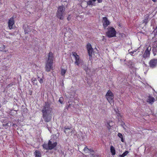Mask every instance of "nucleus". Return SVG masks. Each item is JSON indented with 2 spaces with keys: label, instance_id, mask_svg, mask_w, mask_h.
Segmentation results:
<instances>
[{
  "label": "nucleus",
  "instance_id": "obj_1",
  "mask_svg": "<svg viewBox=\"0 0 157 157\" xmlns=\"http://www.w3.org/2000/svg\"><path fill=\"white\" fill-rule=\"evenodd\" d=\"M52 108L51 107L50 103L48 102H45L44 104L41 112L42 117L46 122H50L52 119L51 112Z\"/></svg>",
  "mask_w": 157,
  "mask_h": 157
},
{
  "label": "nucleus",
  "instance_id": "obj_2",
  "mask_svg": "<svg viewBox=\"0 0 157 157\" xmlns=\"http://www.w3.org/2000/svg\"><path fill=\"white\" fill-rule=\"evenodd\" d=\"M66 8L62 5L58 7L56 13L57 17L61 20H63L65 15V11Z\"/></svg>",
  "mask_w": 157,
  "mask_h": 157
},
{
  "label": "nucleus",
  "instance_id": "obj_3",
  "mask_svg": "<svg viewBox=\"0 0 157 157\" xmlns=\"http://www.w3.org/2000/svg\"><path fill=\"white\" fill-rule=\"evenodd\" d=\"M106 33L109 37H112L116 36V31L113 27H109L108 29V31Z\"/></svg>",
  "mask_w": 157,
  "mask_h": 157
},
{
  "label": "nucleus",
  "instance_id": "obj_4",
  "mask_svg": "<svg viewBox=\"0 0 157 157\" xmlns=\"http://www.w3.org/2000/svg\"><path fill=\"white\" fill-rule=\"evenodd\" d=\"M106 98L109 102L113 101V100L114 98V95L112 92L109 90L108 91L105 95Z\"/></svg>",
  "mask_w": 157,
  "mask_h": 157
},
{
  "label": "nucleus",
  "instance_id": "obj_5",
  "mask_svg": "<svg viewBox=\"0 0 157 157\" xmlns=\"http://www.w3.org/2000/svg\"><path fill=\"white\" fill-rule=\"evenodd\" d=\"M48 144L49 147V150H51L56 146L57 143L56 141H54V139H51L49 141Z\"/></svg>",
  "mask_w": 157,
  "mask_h": 157
},
{
  "label": "nucleus",
  "instance_id": "obj_6",
  "mask_svg": "<svg viewBox=\"0 0 157 157\" xmlns=\"http://www.w3.org/2000/svg\"><path fill=\"white\" fill-rule=\"evenodd\" d=\"M102 22L103 23V26L105 29L106 27L109 25L110 22L108 20L106 17H104L102 18Z\"/></svg>",
  "mask_w": 157,
  "mask_h": 157
},
{
  "label": "nucleus",
  "instance_id": "obj_7",
  "mask_svg": "<svg viewBox=\"0 0 157 157\" xmlns=\"http://www.w3.org/2000/svg\"><path fill=\"white\" fill-rule=\"evenodd\" d=\"M95 1L96 0H89L87 2L85 1L82 3V5L83 4H85L89 6H95L96 5Z\"/></svg>",
  "mask_w": 157,
  "mask_h": 157
},
{
  "label": "nucleus",
  "instance_id": "obj_8",
  "mask_svg": "<svg viewBox=\"0 0 157 157\" xmlns=\"http://www.w3.org/2000/svg\"><path fill=\"white\" fill-rule=\"evenodd\" d=\"M53 63L47 62L45 67V70L47 72H49L52 68Z\"/></svg>",
  "mask_w": 157,
  "mask_h": 157
},
{
  "label": "nucleus",
  "instance_id": "obj_9",
  "mask_svg": "<svg viewBox=\"0 0 157 157\" xmlns=\"http://www.w3.org/2000/svg\"><path fill=\"white\" fill-rule=\"evenodd\" d=\"M64 132L67 136H71L74 132V131L71 128H65Z\"/></svg>",
  "mask_w": 157,
  "mask_h": 157
},
{
  "label": "nucleus",
  "instance_id": "obj_10",
  "mask_svg": "<svg viewBox=\"0 0 157 157\" xmlns=\"http://www.w3.org/2000/svg\"><path fill=\"white\" fill-rule=\"evenodd\" d=\"M48 59L47 62L53 63L54 58L53 54V53L52 52H50L48 53Z\"/></svg>",
  "mask_w": 157,
  "mask_h": 157
},
{
  "label": "nucleus",
  "instance_id": "obj_11",
  "mask_svg": "<svg viewBox=\"0 0 157 157\" xmlns=\"http://www.w3.org/2000/svg\"><path fill=\"white\" fill-rule=\"evenodd\" d=\"M151 48H150L149 49V48H148L146 49L143 55V58H146L149 57L150 55V51L151 50Z\"/></svg>",
  "mask_w": 157,
  "mask_h": 157
},
{
  "label": "nucleus",
  "instance_id": "obj_12",
  "mask_svg": "<svg viewBox=\"0 0 157 157\" xmlns=\"http://www.w3.org/2000/svg\"><path fill=\"white\" fill-rule=\"evenodd\" d=\"M14 24V21L13 17H11L8 22V26L10 29L13 28V25Z\"/></svg>",
  "mask_w": 157,
  "mask_h": 157
},
{
  "label": "nucleus",
  "instance_id": "obj_13",
  "mask_svg": "<svg viewBox=\"0 0 157 157\" xmlns=\"http://www.w3.org/2000/svg\"><path fill=\"white\" fill-rule=\"evenodd\" d=\"M35 157H41V153L40 151L36 150L34 152Z\"/></svg>",
  "mask_w": 157,
  "mask_h": 157
},
{
  "label": "nucleus",
  "instance_id": "obj_14",
  "mask_svg": "<svg viewBox=\"0 0 157 157\" xmlns=\"http://www.w3.org/2000/svg\"><path fill=\"white\" fill-rule=\"evenodd\" d=\"M155 99L153 97L149 96L147 100V102L151 104H152L154 102Z\"/></svg>",
  "mask_w": 157,
  "mask_h": 157
},
{
  "label": "nucleus",
  "instance_id": "obj_15",
  "mask_svg": "<svg viewBox=\"0 0 157 157\" xmlns=\"http://www.w3.org/2000/svg\"><path fill=\"white\" fill-rule=\"evenodd\" d=\"M110 151L112 153V154L113 155H114L116 154L115 150V148L113 146H110Z\"/></svg>",
  "mask_w": 157,
  "mask_h": 157
},
{
  "label": "nucleus",
  "instance_id": "obj_16",
  "mask_svg": "<svg viewBox=\"0 0 157 157\" xmlns=\"http://www.w3.org/2000/svg\"><path fill=\"white\" fill-rule=\"evenodd\" d=\"M83 68L84 70L85 71L86 73H89L90 71V69L86 65L83 66Z\"/></svg>",
  "mask_w": 157,
  "mask_h": 157
},
{
  "label": "nucleus",
  "instance_id": "obj_17",
  "mask_svg": "<svg viewBox=\"0 0 157 157\" xmlns=\"http://www.w3.org/2000/svg\"><path fill=\"white\" fill-rule=\"evenodd\" d=\"M43 75H42V76H41V78L40 77L38 76V81H39V82H40V83L41 84H42L43 82Z\"/></svg>",
  "mask_w": 157,
  "mask_h": 157
},
{
  "label": "nucleus",
  "instance_id": "obj_18",
  "mask_svg": "<svg viewBox=\"0 0 157 157\" xmlns=\"http://www.w3.org/2000/svg\"><path fill=\"white\" fill-rule=\"evenodd\" d=\"M128 153V151H126L124 152L122 155H119V157H124Z\"/></svg>",
  "mask_w": 157,
  "mask_h": 157
},
{
  "label": "nucleus",
  "instance_id": "obj_19",
  "mask_svg": "<svg viewBox=\"0 0 157 157\" xmlns=\"http://www.w3.org/2000/svg\"><path fill=\"white\" fill-rule=\"evenodd\" d=\"M149 20V17L148 16L145 17L144 19L143 20V22L147 24Z\"/></svg>",
  "mask_w": 157,
  "mask_h": 157
},
{
  "label": "nucleus",
  "instance_id": "obj_20",
  "mask_svg": "<svg viewBox=\"0 0 157 157\" xmlns=\"http://www.w3.org/2000/svg\"><path fill=\"white\" fill-rule=\"evenodd\" d=\"M88 53L89 55L91 57L92 56V54L93 52V49H90L88 50Z\"/></svg>",
  "mask_w": 157,
  "mask_h": 157
},
{
  "label": "nucleus",
  "instance_id": "obj_21",
  "mask_svg": "<svg viewBox=\"0 0 157 157\" xmlns=\"http://www.w3.org/2000/svg\"><path fill=\"white\" fill-rule=\"evenodd\" d=\"M43 148L46 150H49V146L48 144H44L43 145Z\"/></svg>",
  "mask_w": 157,
  "mask_h": 157
},
{
  "label": "nucleus",
  "instance_id": "obj_22",
  "mask_svg": "<svg viewBox=\"0 0 157 157\" xmlns=\"http://www.w3.org/2000/svg\"><path fill=\"white\" fill-rule=\"evenodd\" d=\"M115 111L116 112V114L117 115V118L118 119L120 118H120H121V116L120 114V113L119 112V111H117L115 109Z\"/></svg>",
  "mask_w": 157,
  "mask_h": 157
},
{
  "label": "nucleus",
  "instance_id": "obj_23",
  "mask_svg": "<svg viewBox=\"0 0 157 157\" xmlns=\"http://www.w3.org/2000/svg\"><path fill=\"white\" fill-rule=\"evenodd\" d=\"M111 123L110 121H108L107 122V124H106V126L107 127V128L109 130L110 128H111V126L110 124V123Z\"/></svg>",
  "mask_w": 157,
  "mask_h": 157
},
{
  "label": "nucleus",
  "instance_id": "obj_24",
  "mask_svg": "<svg viewBox=\"0 0 157 157\" xmlns=\"http://www.w3.org/2000/svg\"><path fill=\"white\" fill-rule=\"evenodd\" d=\"M118 136L121 139V141L122 142H124V139H123L122 135L121 133H118Z\"/></svg>",
  "mask_w": 157,
  "mask_h": 157
},
{
  "label": "nucleus",
  "instance_id": "obj_25",
  "mask_svg": "<svg viewBox=\"0 0 157 157\" xmlns=\"http://www.w3.org/2000/svg\"><path fill=\"white\" fill-rule=\"evenodd\" d=\"M66 72V70L63 69H61V74L63 76H64Z\"/></svg>",
  "mask_w": 157,
  "mask_h": 157
},
{
  "label": "nucleus",
  "instance_id": "obj_26",
  "mask_svg": "<svg viewBox=\"0 0 157 157\" xmlns=\"http://www.w3.org/2000/svg\"><path fill=\"white\" fill-rule=\"evenodd\" d=\"M31 81L32 82H33L34 84H35L36 85H37V83H36L37 82L36 78H33L31 79Z\"/></svg>",
  "mask_w": 157,
  "mask_h": 157
},
{
  "label": "nucleus",
  "instance_id": "obj_27",
  "mask_svg": "<svg viewBox=\"0 0 157 157\" xmlns=\"http://www.w3.org/2000/svg\"><path fill=\"white\" fill-rule=\"evenodd\" d=\"M86 47L87 50L93 48L92 47L91 44L90 43H88L87 44Z\"/></svg>",
  "mask_w": 157,
  "mask_h": 157
},
{
  "label": "nucleus",
  "instance_id": "obj_28",
  "mask_svg": "<svg viewBox=\"0 0 157 157\" xmlns=\"http://www.w3.org/2000/svg\"><path fill=\"white\" fill-rule=\"evenodd\" d=\"M89 148L87 146L85 147L83 149V151L86 153H89Z\"/></svg>",
  "mask_w": 157,
  "mask_h": 157
},
{
  "label": "nucleus",
  "instance_id": "obj_29",
  "mask_svg": "<svg viewBox=\"0 0 157 157\" xmlns=\"http://www.w3.org/2000/svg\"><path fill=\"white\" fill-rule=\"evenodd\" d=\"M80 60H76L75 62V63L78 66L79 64H80Z\"/></svg>",
  "mask_w": 157,
  "mask_h": 157
},
{
  "label": "nucleus",
  "instance_id": "obj_30",
  "mask_svg": "<svg viewBox=\"0 0 157 157\" xmlns=\"http://www.w3.org/2000/svg\"><path fill=\"white\" fill-rule=\"evenodd\" d=\"M63 98H60L59 101L61 104L63 103Z\"/></svg>",
  "mask_w": 157,
  "mask_h": 157
},
{
  "label": "nucleus",
  "instance_id": "obj_31",
  "mask_svg": "<svg viewBox=\"0 0 157 157\" xmlns=\"http://www.w3.org/2000/svg\"><path fill=\"white\" fill-rule=\"evenodd\" d=\"M88 151L89 153L94 152V151L91 148H89Z\"/></svg>",
  "mask_w": 157,
  "mask_h": 157
},
{
  "label": "nucleus",
  "instance_id": "obj_32",
  "mask_svg": "<svg viewBox=\"0 0 157 157\" xmlns=\"http://www.w3.org/2000/svg\"><path fill=\"white\" fill-rule=\"evenodd\" d=\"M75 61L76 60H78L79 59V57L78 55H77V56H75Z\"/></svg>",
  "mask_w": 157,
  "mask_h": 157
},
{
  "label": "nucleus",
  "instance_id": "obj_33",
  "mask_svg": "<svg viewBox=\"0 0 157 157\" xmlns=\"http://www.w3.org/2000/svg\"><path fill=\"white\" fill-rule=\"evenodd\" d=\"M72 56H73L75 57L76 56H77V54L75 52H73L72 53Z\"/></svg>",
  "mask_w": 157,
  "mask_h": 157
},
{
  "label": "nucleus",
  "instance_id": "obj_34",
  "mask_svg": "<svg viewBox=\"0 0 157 157\" xmlns=\"http://www.w3.org/2000/svg\"><path fill=\"white\" fill-rule=\"evenodd\" d=\"M93 157H98V155L95 153H94L93 155Z\"/></svg>",
  "mask_w": 157,
  "mask_h": 157
},
{
  "label": "nucleus",
  "instance_id": "obj_35",
  "mask_svg": "<svg viewBox=\"0 0 157 157\" xmlns=\"http://www.w3.org/2000/svg\"><path fill=\"white\" fill-rule=\"evenodd\" d=\"M93 155H94V153H90V154H89V156H90V157H93Z\"/></svg>",
  "mask_w": 157,
  "mask_h": 157
},
{
  "label": "nucleus",
  "instance_id": "obj_36",
  "mask_svg": "<svg viewBox=\"0 0 157 157\" xmlns=\"http://www.w3.org/2000/svg\"><path fill=\"white\" fill-rule=\"evenodd\" d=\"M136 51H132V52H130V53L131 55H132L134 53V52H136Z\"/></svg>",
  "mask_w": 157,
  "mask_h": 157
},
{
  "label": "nucleus",
  "instance_id": "obj_37",
  "mask_svg": "<svg viewBox=\"0 0 157 157\" xmlns=\"http://www.w3.org/2000/svg\"><path fill=\"white\" fill-rule=\"evenodd\" d=\"M103 0H97L98 2V3H101L102 2Z\"/></svg>",
  "mask_w": 157,
  "mask_h": 157
},
{
  "label": "nucleus",
  "instance_id": "obj_38",
  "mask_svg": "<svg viewBox=\"0 0 157 157\" xmlns=\"http://www.w3.org/2000/svg\"><path fill=\"white\" fill-rule=\"evenodd\" d=\"M8 123L6 124H3V126H8Z\"/></svg>",
  "mask_w": 157,
  "mask_h": 157
},
{
  "label": "nucleus",
  "instance_id": "obj_39",
  "mask_svg": "<svg viewBox=\"0 0 157 157\" xmlns=\"http://www.w3.org/2000/svg\"><path fill=\"white\" fill-rule=\"evenodd\" d=\"M46 127H47L48 128V130H49V127H48V124H46L45 125Z\"/></svg>",
  "mask_w": 157,
  "mask_h": 157
},
{
  "label": "nucleus",
  "instance_id": "obj_40",
  "mask_svg": "<svg viewBox=\"0 0 157 157\" xmlns=\"http://www.w3.org/2000/svg\"><path fill=\"white\" fill-rule=\"evenodd\" d=\"M70 106H71V104H69V105H68L67 108L66 107V108H67V109H68L69 107H70Z\"/></svg>",
  "mask_w": 157,
  "mask_h": 157
},
{
  "label": "nucleus",
  "instance_id": "obj_41",
  "mask_svg": "<svg viewBox=\"0 0 157 157\" xmlns=\"http://www.w3.org/2000/svg\"><path fill=\"white\" fill-rule=\"evenodd\" d=\"M153 2H156V0H152Z\"/></svg>",
  "mask_w": 157,
  "mask_h": 157
},
{
  "label": "nucleus",
  "instance_id": "obj_42",
  "mask_svg": "<svg viewBox=\"0 0 157 157\" xmlns=\"http://www.w3.org/2000/svg\"><path fill=\"white\" fill-rule=\"evenodd\" d=\"M25 34L27 33H28L27 32H26L25 30Z\"/></svg>",
  "mask_w": 157,
  "mask_h": 157
}]
</instances>
